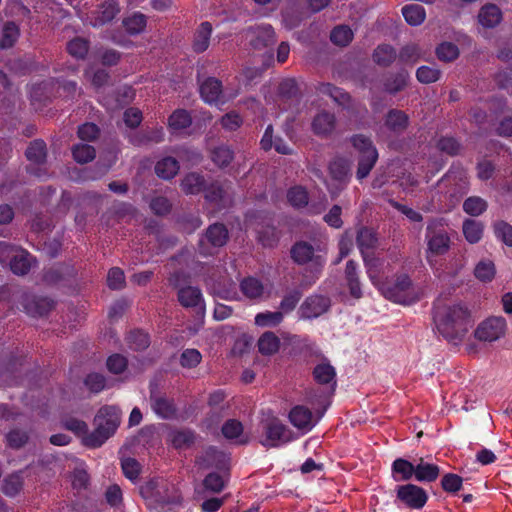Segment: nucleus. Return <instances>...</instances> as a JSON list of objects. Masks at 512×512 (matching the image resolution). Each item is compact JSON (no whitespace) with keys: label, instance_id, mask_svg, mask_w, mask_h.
<instances>
[{"label":"nucleus","instance_id":"1","mask_svg":"<svg viewBox=\"0 0 512 512\" xmlns=\"http://www.w3.org/2000/svg\"><path fill=\"white\" fill-rule=\"evenodd\" d=\"M433 322L437 331L454 344L465 338L473 324L470 310L461 302H437Z\"/></svg>","mask_w":512,"mask_h":512},{"label":"nucleus","instance_id":"2","mask_svg":"<svg viewBox=\"0 0 512 512\" xmlns=\"http://www.w3.org/2000/svg\"><path fill=\"white\" fill-rule=\"evenodd\" d=\"M95 430L84 438L88 447L101 446L116 431L120 423L119 410L114 406L101 408L95 417Z\"/></svg>","mask_w":512,"mask_h":512},{"label":"nucleus","instance_id":"3","mask_svg":"<svg viewBox=\"0 0 512 512\" xmlns=\"http://www.w3.org/2000/svg\"><path fill=\"white\" fill-rule=\"evenodd\" d=\"M380 292L386 299L403 305L413 304L422 296L420 289L412 284L406 274L398 276L393 283L386 282L380 286Z\"/></svg>","mask_w":512,"mask_h":512},{"label":"nucleus","instance_id":"4","mask_svg":"<svg viewBox=\"0 0 512 512\" xmlns=\"http://www.w3.org/2000/svg\"><path fill=\"white\" fill-rule=\"evenodd\" d=\"M425 242L427 245L426 260L430 266H434L436 257L446 254L451 246L447 230L442 223L435 221L429 223L426 228Z\"/></svg>","mask_w":512,"mask_h":512},{"label":"nucleus","instance_id":"5","mask_svg":"<svg viewBox=\"0 0 512 512\" xmlns=\"http://www.w3.org/2000/svg\"><path fill=\"white\" fill-rule=\"evenodd\" d=\"M351 143L355 150L359 153L358 168L356 177L358 180L366 178L378 159V152L370 138L358 134L351 138Z\"/></svg>","mask_w":512,"mask_h":512},{"label":"nucleus","instance_id":"6","mask_svg":"<svg viewBox=\"0 0 512 512\" xmlns=\"http://www.w3.org/2000/svg\"><path fill=\"white\" fill-rule=\"evenodd\" d=\"M0 261H9L13 273L25 275L31 269L34 258L23 249L0 242Z\"/></svg>","mask_w":512,"mask_h":512},{"label":"nucleus","instance_id":"7","mask_svg":"<svg viewBox=\"0 0 512 512\" xmlns=\"http://www.w3.org/2000/svg\"><path fill=\"white\" fill-rule=\"evenodd\" d=\"M507 328L503 317H489L482 321L474 331V336L481 342H494L505 335Z\"/></svg>","mask_w":512,"mask_h":512},{"label":"nucleus","instance_id":"8","mask_svg":"<svg viewBox=\"0 0 512 512\" xmlns=\"http://www.w3.org/2000/svg\"><path fill=\"white\" fill-rule=\"evenodd\" d=\"M291 432L278 419L268 421L264 426V438L261 443L266 447H277L291 440Z\"/></svg>","mask_w":512,"mask_h":512},{"label":"nucleus","instance_id":"9","mask_svg":"<svg viewBox=\"0 0 512 512\" xmlns=\"http://www.w3.org/2000/svg\"><path fill=\"white\" fill-rule=\"evenodd\" d=\"M228 239V231L221 224L211 225L206 234L200 239L199 249L203 255H210L213 253L211 248H218L223 246Z\"/></svg>","mask_w":512,"mask_h":512},{"label":"nucleus","instance_id":"10","mask_svg":"<svg viewBox=\"0 0 512 512\" xmlns=\"http://www.w3.org/2000/svg\"><path fill=\"white\" fill-rule=\"evenodd\" d=\"M397 500L409 508L421 509L427 501V494L421 487L406 484L397 488Z\"/></svg>","mask_w":512,"mask_h":512},{"label":"nucleus","instance_id":"11","mask_svg":"<svg viewBox=\"0 0 512 512\" xmlns=\"http://www.w3.org/2000/svg\"><path fill=\"white\" fill-rule=\"evenodd\" d=\"M329 172L332 181H335L336 185L334 186L332 183H328L327 187L332 197H336L350 178L349 164L345 160L336 159L330 163Z\"/></svg>","mask_w":512,"mask_h":512},{"label":"nucleus","instance_id":"12","mask_svg":"<svg viewBox=\"0 0 512 512\" xmlns=\"http://www.w3.org/2000/svg\"><path fill=\"white\" fill-rule=\"evenodd\" d=\"M150 405L154 413L162 419L176 416L177 410L173 400L154 388H151Z\"/></svg>","mask_w":512,"mask_h":512},{"label":"nucleus","instance_id":"13","mask_svg":"<svg viewBox=\"0 0 512 512\" xmlns=\"http://www.w3.org/2000/svg\"><path fill=\"white\" fill-rule=\"evenodd\" d=\"M291 257L298 264H306L312 262L315 266L321 268L324 265V258L315 254L314 248L311 244L300 241L293 245L291 248Z\"/></svg>","mask_w":512,"mask_h":512},{"label":"nucleus","instance_id":"14","mask_svg":"<svg viewBox=\"0 0 512 512\" xmlns=\"http://www.w3.org/2000/svg\"><path fill=\"white\" fill-rule=\"evenodd\" d=\"M26 157L30 161L29 170L38 177L44 175L45 171L40 166L46 161V145L42 140H35L30 143L26 150Z\"/></svg>","mask_w":512,"mask_h":512},{"label":"nucleus","instance_id":"15","mask_svg":"<svg viewBox=\"0 0 512 512\" xmlns=\"http://www.w3.org/2000/svg\"><path fill=\"white\" fill-rule=\"evenodd\" d=\"M288 417L290 423L302 433H307L312 430L318 422V419L314 418L311 410L302 405L293 407Z\"/></svg>","mask_w":512,"mask_h":512},{"label":"nucleus","instance_id":"16","mask_svg":"<svg viewBox=\"0 0 512 512\" xmlns=\"http://www.w3.org/2000/svg\"><path fill=\"white\" fill-rule=\"evenodd\" d=\"M330 306L328 298L320 295H313L308 297L301 305L299 312L302 318L312 319L317 318L325 313Z\"/></svg>","mask_w":512,"mask_h":512},{"label":"nucleus","instance_id":"17","mask_svg":"<svg viewBox=\"0 0 512 512\" xmlns=\"http://www.w3.org/2000/svg\"><path fill=\"white\" fill-rule=\"evenodd\" d=\"M363 261L369 279L380 291V286H384L386 283L384 282V278L388 273V266L385 265L383 260L374 257V255L365 256Z\"/></svg>","mask_w":512,"mask_h":512},{"label":"nucleus","instance_id":"18","mask_svg":"<svg viewBox=\"0 0 512 512\" xmlns=\"http://www.w3.org/2000/svg\"><path fill=\"white\" fill-rule=\"evenodd\" d=\"M228 462V456L214 447H208L196 459V464L201 469L224 468Z\"/></svg>","mask_w":512,"mask_h":512},{"label":"nucleus","instance_id":"19","mask_svg":"<svg viewBox=\"0 0 512 512\" xmlns=\"http://www.w3.org/2000/svg\"><path fill=\"white\" fill-rule=\"evenodd\" d=\"M118 12V5L113 0H108L92 13L90 24L94 27L102 26L111 21Z\"/></svg>","mask_w":512,"mask_h":512},{"label":"nucleus","instance_id":"20","mask_svg":"<svg viewBox=\"0 0 512 512\" xmlns=\"http://www.w3.org/2000/svg\"><path fill=\"white\" fill-rule=\"evenodd\" d=\"M312 130L318 136L330 135L336 126V119L333 113L322 111L315 115L312 120Z\"/></svg>","mask_w":512,"mask_h":512},{"label":"nucleus","instance_id":"21","mask_svg":"<svg viewBox=\"0 0 512 512\" xmlns=\"http://www.w3.org/2000/svg\"><path fill=\"white\" fill-rule=\"evenodd\" d=\"M440 474L437 465L428 462L424 458L415 460V479L419 482H433Z\"/></svg>","mask_w":512,"mask_h":512},{"label":"nucleus","instance_id":"22","mask_svg":"<svg viewBox=\"0 0 512 512\" xmlns=\"http://www.w3.org/2000/svg\"><path fill=\"white\" fill-rule=\"evenodd\" d=\"M178 300L185 307H194L199 311L204 310V302L201 291L192 286L181 288L178 291Z\"/></svg>","mask_w":512,"mask_h":512},{"label":"nucleus","instance_id":"23","mask_svg":"<svg viewBox=\"0 0 512 512\" xmlns=\"http://www.w3.org/2000/svg\"><path fill=\"white\" fill-rule=\"evenodd\" d=\"M200 94L203 100L209 104L215 103L222 94V85L216 78H208L200 85Z\"/></svg>","mask_w":512,"mask_h":512},{"label":"nucleus","instance_id":"24","mask_svg":"<svg viewBox=\"0 0 512 512\" xmlns=\"http://www.w3.org/2000/svg\"><path fill=\"white\" fill-rule=\"evenodd\" d=\"M167 440L176 449H186L194 444L196 436L191 430H172Z\"/></svg>","mask_w":512,"mask_h":512},{"label":"nucleus","instance_id":"25","mask_svg":"<svg viewBox=\"0 0 512 512\" xmlns=\"http://www.w3.org/2000/svg\"><path fill=\"white\" fill-rule=\"evenodd\" d=\"M357 245L363 258L373 255V249L377 245L375 232L369 228H362L357 235Z\"/></svg>","mask_w":512,"mask_h":512},{"label":"nucleus","instance_id":"26","mask_svg":"<svg viewBox=\"0 0 512 512\" xmlns=\"http://www.w3.org/2000/svg\"><path fill=\"white\" fill-rule=\"evenodd\" d=\"M393 477L396 481H407L415 477V461L398 458L392 464Z\"/></svg>","mask_w":512,"mask_h":512},{"label":"nucleus","instance_id":"27","mask_svg":"<svg viewBox=\"0 0 512 512\" xmlns=\"http://www.w3.org/2000/svg\"><path fill=\"white\" fill-rule=\"evenodd\" d=\"M502 14L500 9L493 4L481 8L478 14L479 23L486 28H493L500 23Z\"/></svg>","mask_w":512,"mask_h":512},{"label":"nucleus","instance_id":"28","mask_svg":"<svg viewBox=\"0 0 512 512\" xmlns=\"http://www.w3.org/2000/svg\"><path fill=\"white\" fill-rule=\"evenodd\" d=\"M179 163L173 157H164L155 165L156 174L165 180L172 179L179 171Z\"/></svg>","mask_w":512,"mask_h":512},{"label":"nucleus","instance_id":"29","mask_svg":"<svg viewBox=\"0 0 512 512\" xmlns=\"http://www.w3.org/2000/svg\"><path fill=\"white\" fill-rule=\"evenodd\" d=\"M409 123V118L406 113L400 110H390L385 119L387 128L396 133L403 132Z\"/></svg>","mask_w":512,"mask_h":512},{"label":"nucleus","instance_id":"30","mask_svg":"<svg viewBox=\"0 0 512 512\" xmlns=\"http://www.w3.org/2000/svg\"><path fill=\"white\" fill-rule=\"evenodd\" d=\"M212 33V26L208 22H203L197 29L193 41L194 51L200 53L204 52L209 47L210 37Z\"/></svg>","mask_w":512,"mask_h":512},{"label":"nucleus","instance_id":"31","mask_svg":"<svg viewBox=\"0 0 512 512\" xmlns=\"http://www.w3.org/2000/svg\"><path fill=\"white\" fill-rule=\"evenodd\" d=\"M319 93L327 95L333 99L335 103L341 106H348L350 103V96L342 89L333 86L329 83H322L318 87Z\"/></svg>","mask_w":512,"mask_h":512},{"label":"nucleus","instance_id":"32","mask_svg":"<svg viewBox=\"0 0 512 512\" xmlns=\"http://www.w3.org/2000/svg\"><path fill=\"white\" fill-rule=\"evenodd\" d=\"M345 275L350 294L355 298L362 296V290L357 274V265L354 261L350 260L346 264Z\"/></svg>","mask_w":512,"mask_h":512},{"label":"nucleus","instance_id":"33","mask_svg":"<svg viewBox=\"0 0 512 512\" xmlns=\"http://www.w3.org/2000/svg\"><path fill=\"white\" fill-rule=\"evenodd\" d=\"M255 39L252 44L255 48L266 47L275 42V32L270 25H261L254 31Z\"/></svg>","mask_w":512,"mask_h":512},{"label":"nucleus","instance_id":"34","mask_svg":"<svg viewBox=\"0 0 512 512\" xmlns=\"http://www.w3.org/2000/svg\"><path fill=\"white\" fill-rule=\"evenodd\" d=\"M54 307L53 300L49 298H35L24 304V308L28 314L32 316H43Z\"/></svg>","mask_w":512,"mask_h":512},{"label":"nucleus","instance_id":"35","mask_svg":"<svg viewBox=\"0 0 512 512\" xmlns=\"http://www.w3.org/2000/svg\"><path fill=\"white\" fill-rule=\"evenodd\" d=\"M313 375L319 384H331L332 387L336 384V372L329 363L318 364L313 370Z\"/></svg>","mask_w":512,"mask_h":512},{"label":"nucleus","instance_id":"36","mask_svg":"<svg viewBox=\"0 0 512 512\" xmlns=\"http://www.w3.org/2000/svg\"><path fill=\"white\" fill-rule=\"evenodd\" d=\"M240 288L243 294L250 299L260 298L265 292L263 284L254 277H248L242 280Z\"/></svg>","mask_w":512,"mask_h":512},{"label":"nucleus","instance_id":"37","mask_svg":"<svg viewBox=\"0 0 512 512\" xmlns=\"http://www.w3.org/2000/svg\"><path fill=\"white\" fill-rule=\"evenodd\" d=\"M402 14L406 22L412 26H418L425 20L426 13L424 7L418 4L406 5L402 8Z\"/></svg>","mask_w":512,"mask_h":512},{"label":"nucleus","instance_id":"38","mask_svg":"<svg viewBox=\"0 0 512 512\" xmlns=\"http://www.w3.org/2000/svg\"><path fill=\"white\" fill-rule=\"evenodd\" d=\"M279 338L273 332H265L258 340L259 351L264 355H271L278 351Z\"/></svg>","mask_w":512,"mask_h":512},{"label":"nucleus","instance_id":"39","mask_svg":"<svg viewBox=\"0 0 512 512\" xmlns=\"http://www.w3.org/2000/svg\"><path fill=\"white\" fill-rule=\"evenodd\" d=\"M181 187L186 194H198L203 190L204 178L200 174L189 173L183 178Z\"/></svg>","mask_w":512,"mask_h":512},{"label":"nucleus","instance_id":"40","mask_svg":"<svg viewBox=\"0 0 512 512\" xmlns=\"http://www.w3.org/2000/svg\"><path fill=\"white\" fill-rule=\"evenodd\" d=\"M463 234L470 243H477L483 235V225L476 220L468 219L463 223Z\"/></svg>","mask_w":512,"mask_h":512},{"label":"nucleus","instance_id":"41","mask_svg":"<svg viewBox=\"0 0 512 512\" xmlns=\"http://www.w3.org/2000/svg\"><path fill=\"white\" fill-rule=\"evenodd\" d=\"M191 122L190 114L184 109L175 110L168 119L169 127L175 131L189 127Z\"/></svg>","mask_w":512,"mask_h":512},{"label":"nucleus","instance_id":"42","mask_svg":"<svg viewBox=\"0 0 512 512\" xmlns=\"http://www.w3.org/2000/svg\"><path fill=\"white\" fill-rule=\"evenodd\" d=\"M234 158L233 151L225 145L214 148L211 152V159L218 167L228 166Z\"/></svg>","mask_w":512,"mask_h":512},{"label":"nucleus","instance_id":"43","mask_svg":"<svg viewBox=\"0 0 512 512\" xmlns=\"http://www.w3.org/2000/svg\"><path fill=\"white\" fill-rule=\"evenodd\" d=\"M374 61L382 66L390 65L396 58V51L390 45H379L373 54Z\"/></svg>","mask_w":512,"mask_h":512},{"label":"nucleus","instance_id":"44","mask_svg":"<svg viewBox=\"0 0 512 512\" xmlns=\"http://www.w3.org/2000/svg\"><path fill=\"white\" fill-rule=\"evenodd\" d=\"M283 320V312L266 311L255 316V324L260 327H274Z\"/></svg>","mask_w":512,"mask_h":512},{"label":"nucleus","instance_id":"45","mask_svg":"<svg viewBox=\"0 0 512 512\" xmlns=\"http://www.w3.org/2000/svg\"><path fill=\"white\" fill-rule=\"evenodd\" d=\"M222 433L229 440H236L238 443H244L243 426L236 420H228L222 427Z\"/></svg>","mask_w":512,"mask_h":512},{"label":"nucleus","instance_id":"46","mask_svg":"<svg viewBox=\"0 0 512 512\" xmlns=\"http://www.w3.org/2000/svg\"><path fill=\"white\" fill-rule=\"evenodd\" d=\"M287 199L288 202L296 208L305 207L309 200L306 189L301 186L290 188L287 192Z\"/></svg>","mask_w":512,"mask_h":512},{"label":"nucleus","instance_id":"47","mask_svg":"<svg viewBox=\"0 0 512 512\" xmlns=\"http://www.w3.org/2000/svg\"><path fill=\"white\" fill-rule=\"evenodd\" d=\"M19 37V28L13 22H8L4 25L2 36L0 39L1 48H10Z\"/></svg>","mask_w":512,"mask_h":512},{"label":"nucleus","instance_id":"48","mask_svg":"<svg viewBox=\"0 0 512 512\" xmlns=\"http://www.w3.org/2000/svg\"><path fill=\"white\" fill-rule=\"evenodd\" d=\"M330 39L336 45L346 46L352 41L353 32L348 26H338L332 30Z\"/></svg>","mask_w":512,"mask_h":512},{"label":"nucleus","instance_id":"49","mask_svg":"<svg viewBox=\"0 0 512 512\" xmlns=\"http://www.w3.org/2000/svg\"><path fill=\"white\" fill-rule=\"evenodd\" d=\"M123 24L130 34H139L146 27V17L141 13H135L131 17L126 18Z\"/></svg>","mask_w":512,"mask_h":512},{"label":"nucleus","instance_id":"50","mask_svg":"<svg viewBox=\"0 0 512 512\" xmlns=\"http://www.w3.org/2000/svg\"><path fill=\"white\" fill-rule=\"evenodd\" d=\"M73 157L76 162L84 164L95 158V149L87 144L75 145L72 150Z\"/></svg>","mask_w":512,"mask_h":512},{"label":"nucleus","instance_id":"51","mask_svg":"<svg viewBox=\"0 0 512 512\" xmlns=\"http://www.w3.org/2000/svg\"><path fill=\"white\" fill-rule=\"evenodd\" d=\"M68 53L77 58L83 59L89 50L88 42L83 38H74L67 44Z\"/></svg>","mask_w":512,"mask_h":512},{"label":"nucleus","instance_id":"52","mask_svg":"<svg viewBox=\"0 0 512 512\" xmlns=\"http://www.w3.org/2000/svg\"><path fill=\"white\" fill-rule=\"evenodd\" d=\"M416 77L419 82L430 84L439 79L440 70L435 66H421L416 71Z\"/></svg>","mask_w":512,"mask_h":512},{"label":"nucleus","instance_id":"53","mask_svg":"<svg viewBox=\"0 0 512 512\" xmlns=\"http://www.w3.org/2000/svg\"><path fill=\"white\" fill-rule=\"evenodd\" d=\"M487 208L486 202L480 197H470L463 203V209L467 214L478 216Z\"/></svg>","mask_w":512,"mask_h":512},{"label":"nucleus","instance_id":"54","mask_svg":"<svg viewBox=\"0 0 512 512\" xmlns=\"http://www.w3.org/2000/svg\"><path fill=\"white\" fill-rule=\"evenodd\" d=\"M436 54L440 60L449 62L458 57L459 50L455 44L451 42H443L437 47Z\"/></svg>","mask_w":512,"mask_h":512},{"label":"nucleus","instance_id":"55","mask_svg":"<svg viewBox=\"0 0 512 512\" xmlns=\"http://www.w3.org/2000/svg\"><path fill=\"white\" fill-rule=\"evenodd\" d=\"M423 55L422 50L416 44H408L402 48L399 54L400 61L404 63H415Z\"/></svg>","mask_w":512,"mask_h":512},{"label":"nucleus","instance_id":"56","mask_svg":"<svg viewBox=\"0 0 512 512\" xmlns=\"http://www.w3.org/2000/svg\"><path fill=\"white\" fill-rule=\"evenodd\" d=\"M475 276L481 281H491L495 276V267L491 261H481L475 267Z\"/></svg>","mask_w":512,"mask_h":512},{"label":"nucleus","instance_id":"57","mask_svg":"<svg viewBox=\"0 0 512 512\" xmlns=\"http://www.w3.org/2000/svg\"><path fill=\"white\" fill-rule=\"evenodd\" d=\"M203 486L212 493H219L225 487V480L217 473L208 474L203 480Z\"/></svg>","mask_w":512,"mask_h":512},{"label":"nucleus","instance_id":"58","mask_svg":"<svg viewBox=\"0 0 512 512\" xmlns=\"http://www.w3.org/2000/svg\"><path fill=\"white\" fill-rule=\"evenodd\" d=\"M202 356L197 349H186L180 356V364L184 368H194L201 362Z\"/></svg>","mask_w":512,"mask_h":512},{"label":"nucleus","instance_id":"59","mask_svg":"<svg viewBox=\"0 0 512 512\" xmlns=\"http://www.w3.org/2000/svg\"><path fill=\"white\" fill-rule=\"evenodd\" d=\"M63 426L67 430L75 433L76 435L83 436V439L88 435L87 434V431H88L87 424L84 421L79 420L77 418H72V417L65 418L63 420Z\"/></svg>","mask_w":512,"mask_h":512},{"label":"nucleus","instance_id":"60","mask_svg":"<svg viewBox=\"0 0 512 512\" xmlns=\"http://www.w3.org/2000/svg\"><path fill=\"white\" fill-rule=\"evenodd\" d=\"M128 343L135 350L145 349L149 346V336L142 331H133L128 335Z\"/></svg>","mask_w":512,"mask_h":512},{"label":"nucleus","instance_id":"61","mask_svg":"<svg viewBox=\"0 0 512 512\" xmlns=\"http://www.w3.org/2000/svg\"><path fill=\"white\" fill-rule=\"evenodd\" d=\"M7 443L12 448H20L28 441V435L25 431L15 429L6 435Z\"/></svg>","mask_w":512,"mask_h":512},{"label":"nucleus","instance_id":"62","mask_svg":"<svg viewBox=\"0 0 512 512\" xmlns=\"http://www.w3.org/2000/svg\"><path fill=\"white\" fill-rule=\"evenodd\" d=\"M107 284L111 289H121L125 284V276L120 268H112L107 275Z\"/></svg>","mask_w":512,"mask_h":512},{"label":"nucleus","instance_id":"63","mask_svg":"<svg viewBox=\"0 0 512 512\" xmlns=\"http://www.w3.org/2000/svg\"><path fill=\"white\" fill-rule=\"evenodd\" d=\"M124 475L131 481H135L140 472V464L133 458H126L122 461Z\"/></svg>","mask_w":512,"mask_h":512},{"label":"nucleus","instance_id":"64","mask_svg":"<svg viewBox=\"0 0 512 512\" xmlns=\"http://www.w3.org/2000/svg\"><path fill=\"white\" fill-rule=\"evenodd\" d=\"M494 230L498 238L512 247V226L505 222H498L494 225Z\"/></svg>","mask_w":512,"mask_h":512}]
</instances>
